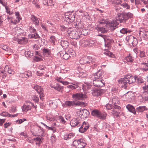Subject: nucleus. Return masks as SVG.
<instances>
[{
  "label": "nucleus",
  "instance_id": "9d476101",
  "mask_svg": "<svg viewBox=\"0 0 148 148\" xmlns=\"http://www.w3.org/2000/svg\"><path fill=\"white\" fill-rule=\"evenodd\" d=\"M127 80L125 77L124 78H120L118 81L119 86L122 88H126L128 84Z\"/></svg>",
  "mask_w": 148,
  "mask_h": 148
},
{
  "label": "nucleus",
  "instance_id": "423d86ee",
  "mask_svg": "<svg viewBox=\"0 0 148 148\" xmlns=\"http://www.w3.org/2000/svg\"><path fill=\"white\" fill-rule=\"evenodd\" d=\"M72 98L75 100H83L87 97V96L85 94L81 92L74 94L72 95Z\"/></svg>",
  "mask_w": 148,
  "mask_h": 148
},
{
  "label": "nucleus",
  "instance_id": "473e14b6",
  "mask_svg": "<svg viewBox=\"0 0 148 148\" xmlns=\"http://www.w3.org/2000/svg\"><path fill=\"white\" fill-rule=\"evenodd\" d=\"M146 109V107L145 106H139L136 108V111L138 112H142Z\"/></svg>",
  "mask_w": 148,
  "mask_h": 148
},
{
  "label": "nucleus",
  "instance_id": "412c9836",
  "mask_svg": "<svg viewBox=\"0 0 148 148\" xmlns=\"http://www.w3.org/2000/svg\"><path fill=\"white\" fill-rule=\"evenodd\" d=\"M5 72L11 74H13L14 71L8 65H6L4 68Z\"/></svg>",
  "mask_w": 148,
  "mask_h": 148
},
{
  "label": "nucleus",
  "instance_id": "e2e57ef3",
  "mask_svg": "<svg viewBox=\"0 0 148 148\" xmlns=\"http://www.w3.org/2000/svg\"><path fill=\"white\" fill-rule=\"evenodd\" d=\"M26 75L25 76L26 77H31L32 76V73L31 71H28L26 74Z\"/></svg>",
  "mask_w": 148,
  "mask_h": 148
},
{
  "label": "nucleus",
  "instance_id": "9b49d317",
  "mask_svg": "<svg viewBox=\"0 0 148 148\" xmlns=\"http://www.w3.org/2000/svg\"><path fill=\"white\" fill-rule=\"evenodd\" d=\"M93 81V83L94 86L97 87H102L104 86V84L102 80L97 79H92Z\"/></svg>",
  "mask_w": 148,
  "mask_h": 148
},
{
  "label": "nucleus",
  "instance_id": "a18cd8bd",
  "mask_svg": "<svg viewBox=\"0 0 148 148\" xmlns=\"http://www.w3.org/2000/svg\"><path fill=\"white\" fill-rule=\"evenodd\" d=\"M99 36L102 37L103 38L105 42H106L107 40H109V37L108 36L106 35L103 34H99Z\"/></svg>",
  "mask_w": 148,
  "mask_h": 148
},
{
  "label": "nucleus",
  "instance_id": "de8ad7c7",
  "mask_svg": "<svg viewBox=\"0 0 148 148\" xmlns=\"http://www.w3.org/2000/svg\"><path fill=\"white\" fill-rule=\"evenodd\" d=\"M111 113L112 114L114 115L115 116L117 117L119 116V114L120 113V112H117L115 110H113L112 111Z\"/></svg>",
  "mask_w": 148,
  "mask_h": 148
},
{
  "label": "nucleus",
  "instance_id": "a878e982",
  "mask_svg": "<svg viewBox=\"0 0 148 148\" xmlns=\"http://www.w3.org/2000/svg\"><path fill=\"white\" fill-rule=\"evenodd\" d=\"M60 45L64 49H66L69 46V43L67 41L62 40L61 41Z\"/></svg>",
  "mask_w": 148,
  "mask_h": 148
},
{
  "label": "nucleus",
  "instance_id": "0e129e2a",
  "mask_svg": "<svg viewBox=\"0 0 148 148\" xmlns=\"http://www.w3.org/2000/svg\"><path fill=\"white\" fill-rule=\"evenodd\" d=\"M142 98L143 99V101H142V102H144L145 101H148V96H143L142 97Z\"/></svg>",
  "mask_w": 148,
  "mask_h": 148
},
{
  "label": "nucleus",
  "instance_id": "37998d69",
  "mask_svg": "<svg viewBox=\"0 0 148 148\" xmlns=\"http://www.w3.org/2000/svg\"><path fill=\"white\" fill-rule=\"evenodd\" d=\"M49 40L52 43L54 44H55V42L56 41V38L54 36H51Z\"/></svg>",
  "mask_w": 148,
  "mask_h": 148
},
{
  "label": "nucleus",
  "instance_id": "c85d7f7f",
  "mask_svg": "<svg viewBox=\"0 0 148 148\" xmlns=\"http://www.w3.org/2000/svg\"><path fill=\"white\" fill-rule=\"evenodd\" d=\"M112 102L114 105L119 104V103L118 98L116 96L113 97L112 99Z\"/></svg>",
  "mask_w": 148,
  "mask_h": 148
},
{
  "label": "nucleus",
  "instance_id": "20e7f679",
  "mask_svg": "<svg viewBox=\"0 0 148 148\" xmlns=\"http://www.w3.org/2000/svg\"><path fill=\"white\" fill-rule=\"evenodd\" d=\"M75 19V14L73 12H68L65 14L64 20L65 21L72 22Z\"/></svg>",
  "mask_w": 148,
  "mask_h": 148
},
{
  "label": "nucleus",
  "instance_id": "0eeeda50",
  "mask_svg": "<svg viewBox=\"0 0 148 148\" xmlns=\"http://www.w3.org/2000/svg\"><path fill=\"white\" fill-rule=\"evenodd\" d=\"M34 88L38 92L40 95V99L43 100L44 96L43 93V89L41 87L38 85H35L34 86Z\"/></svg>",
  "mask_w": 148,
  "mask_h": 148
},
{
  "label": "nucleus",
  "instance_id": "864d4df0",
  "mask_svg": "<svg viewBox=\"0 0 148 148\" xmlns=\"http://www.w3.org/2000/svg\"><path fill=\"white\" fill-rule=\"evenodd\" d=\"M67 87L68 88H70L72 89H74L77 88L78 87V85H75L74 86L72 85H68Z\"/></svg>",
  "mask_w": 148,
  "mask_h": 148
},
{
  "label": "nucleus",
  "instance_id": "774afa93",
  "mask_svg": "<svg viewBox=\"0 0 148 148\" xmlns=\"http://www.w3.org/2000/svg\"><path fill=\"white\" fill-rule=\"evenodd\" d=\"M17 109H16V107H12L11 108L10 110L11 113H14L16 112L17 111Z\"/></svg>",
  "mask_w": 148,
  "mask_h": 148
},
{
  "label": "nucleus",
  "instance_id": "09e8293b",
  "mask_svg": "<svg viewBox=\"0 0 148 148\" xmlns=\"http://www.w3.org/2000/svg\"><path fill=\"white\" fill-rule=\"evenodd\" d=\"M25 54L27 57H30L33 56V53L29 51H26L25 52Z\"/></svg>",
  "mask_w": 148,
  "mask_h": 148
},
{
  "label": "nucleus",
  "instance_id": "f257e3e1",
  "mask_svg": "<svg viewBox=\"0 0 148 148\" xmlns=\"http://www.w3.org/2000/svg\"><path fill=\"white\" fill-rule=\"evenodd\" d=\"M116 18V19L120 23H126L128 19L133 17V14L130 12L119 14Z\"/></svg>",
  "mask_w": 148,
  "mask_h": 148
},
{
  "label": "nucleus",
  "instance_id": "f704fd0d",
  "mask_svg": "<svg viewBox=\"0 0 148 148\" xmlns=\"http://www.w3.org/2000/svg\"><path fill=\"white\" fill-rule=\"evenodd\" d=\"M100 114L99 119H101L103 120H104L106 119L107 115L106 113L105 112L101 113L100 112Z\"/></svg>",
  "mask_w": 148,
  "mask_h": 148
},
{
  "label": "nucleus",
  "instance_id": "5fc2aeb1",
  "mask_svg": "<svg viewBox=\"0 0 148 148\" xmlns=\"http://www.w3.org/2000/svg\"><path fill=\"white\" fill-rule=\"evenodd\" d=\"M79 75L82 77H84L86 76L87 74L85 72L79 71Z\"/></svg>",
  "mask_w": 148,
  "mask_h": 148
},
{
  "label": "nucleus",
  "instance_id": "bb28decb",
  "mask_svg": "<svg viewBox=\"0 0 148 148\" xmlns=\"http://www.w3.org/2000/svg\"><path fill=\"white\" fill-rule=\"evenodd\" d=\"M100 112L97 110H92L91 112V114L93 116H96L99 118Z\"/></svg>",
  "mask_w": 148,
  "mask_h": 148
},
{
  "label": "nucleus",
  "instance_id": "5701e85b",
  "mask_svg": "<svg viewBox=\"0 0 148 148\" xmlns=\"http://www.w3.org/2000/svg\"><path fill=\"white\" fill-rule=\"evenodd\" d=\"M50 86L51 88H53L55 90H56L59 91H60L63 89V87L58 84H57L56 86L53 85L52 84H51Z\"/></svg>",
  "mask_w": 148,
  "mask_h": 148
},
{
  "label": "nucleus",
  "instance_id": "6ab92c4d",
  "mask_svg": "<svg viewBox=\"0 0 148 148\" xmlns=\"http://www.w3.org/2000/svg\"><path fill=\"white\" fill-rule=\"evenodd\" d=\"M97 29L99 31L101 32V33H105L109 30L108 28L107 25H104L103 27H96Z\"/></svg>",
  "mask_w": 148,
  "mask_h": 148
},
{
  "label": "nucleus",
  "instance_id": "4d7b16f0",
  "mask_svg": "<svg viewBox=\"0 0 148 148\" xmlns=\"http://www.w3.org/2000/svg\"><path fill=\"white\" fill-rule=\"evenodd\" d=\"M27 120L25 119H18L16 121V122L18 124H21L24 121H26Z\"/></svg>",
  "mask_w": 148,
  "mask_h": 148
},
{
  "label": "nucleus",
  "instance_id": "f3484780",
  "mask_svg": "<svg viewBox=\"0 0 148 148\" xmlns=\"http://www.w3.org/2000/svg\"><path fill=\"white\" fill-rule=\"evenodd\" d=\"M70 124L72 127L79 126L80 125L79 120L77 118L73 119L71 121Z\"/></svg>",
  "mask_w": 148,
  "mask_h": 148
},
{
  "label": "nucleus",
  "instance_id": "6e6552de",
  "mask_svg": "<svg viewBox=\"0 0 148 148\" xmlns=\"http://www.w3.org/2000/svg\"><path fill=\"white\" fill-rule=\"evenodd\" d=\"M118 25V22L115 19V20L112 21L107 24H106V25H107L108 27H109L113 31L117 27V26Z\"/></svg>",
  "mask_w": 148,
  "mask_h": 148
},
{
  "label": "nucleus",
  "instance_id": "b1692460",
  "mask_svg": "<svg viewBox=\"0 0 148 148\" xmlns=\"http://www.w3.org/2000/svg\"><path fill=\"white\" fill-rule=\"evenodd\" d=\"M31 20L33 23L36 25H38L39 24V22L38 18L34 15L32 16Z\"/></svg>",
  "mask_w": 148,
  "mask_h": 148
},
{
  "label": "nucleus",
  "instance_id": "393cba45",
  "mask_svg": "<svg viewBox=\"0 0 148 148\" xmlns=\"http://www.w3.org/2000/svg\"><path fill=\"white\" fill-rule=\"evenodd\" d=\"M126 108L130 112H132L134 114L136 113L135 109L132 106L128 104L126 106Z\"/></svg>",
  "mask_w": 148,
  "mask_h": 148
},
{
  "label": "nucleus",
  "instance_id": "79ce46f5",
  "mask_svg": "<svg viewBox=\"0 0 148 148\" xmlns=\"http://www.w3.org/2000/svg\"><path fill=\"white\" fill-rule=\"evenodd\" d=\"M136 82L139 84L143 83L144 82V80L141 77H136Z\"/></svg>",
  "mask_w": 148,
  "mask_h": 148
},
{
  "label": "nucleus",
  "instance_id": "4c0bfd02",
  "mask_svg": "<svg viewBox=\"0 0 148 148\" xmlns=\"http://www.w3.org/2000/svg\"><path fill=\"white\" fill-rule=\"evenodd\" d=\"M43 53L45 55H49L51 53L50 50L49 49L44 48L42 50Z\"/></svg>",
  "mask_w": 148,
  "mask_h": 148
},
{
  "label": "nucleus",
  "instance_id": "c756f323",
  "mask_svg": "<svg viewBox=\"0 0 148 148\" xmlns=\"http://www.w3.org/2000/svg\"><path fill=\"white\" fill-rule=\"evenodd\" d=\"M132 32L131 30L128 28H123L120 30V32L122 34H127V33H130Z\"/></svg>",
  "mask_w": 148,
  "mask_h": 148
},
{
  "label": "nucleus",
  "instance_id": "3c124183",
  "mask_svg": "<svg viewBox=\"0 0 148 148\" xmlns=\"http://www.w3.org/2000/svg\"><path fill=\"white\" fill-rule=\"evenodd\" d=\"M104 54L106 55L111 57H113L114 56V54L110 51H107L104 53Z\"/></svg>",
  "mask_w": 148,
  "mask_h": 148
},
{
  "label": "nucleus",
  "instance_id": "72a5a7b5",
  "mask_svg": "<svg viewBox=\"0 0 148 148\" xmlns=\"http://www.w3.org/2000/svg\"><path fill=\"white\" fill-rule=\"evenodd\" d=\"M1 48L5 51L9 52H11L12 50L8 46L6 45H3L1 47Z\"/></svg>",
  "mask_w": 148,
  "mask_h": 148
},
{
  "label": "nucleus",
  "instance_id": "8fccbe9b",
  "mask_svg": "<svg viewBox=\"0 0 148 148\" xmlns=\"http://www.w3.org/2000/svg\"><path fill=\"white\" fill-rule=\"evenodd\" d=\"M7 17V16L5 14H3L0 16V20L2 21L3 22V21H5Z\"/></svg>",
  "mask_w": 148,
  "mask_h": 148
},
{
  "label": "nucleus",
  "instance_id": "2eb2a0df",
  "mask_svg": "<svg viewBox=\"0 0 148 148\" xmlns=\"http://www.w3.org/2000/svg\"><path fill=\"white\" fill-rule=\"evenodd\" d=\"M29 103V104H24L22 108V110L23 111H27L28 110H30L32 108V106H33L34 107L36 108L35 106L32 103H31L30 102H28Z\"/></svg>",
  "mask_w": 148,
  "mask_h": 148
},
{
  "label": "nucleus",
  "instance_id": "4be33fe9",
  "mask_svg": "<svg viewBox=\"0 0 148 148\" xmlns=\"http://www.w3.org/2000/svg\"><path fill=\"white\" fill-rule=\"evenodd\" d=\"M65 104L66 106L72 108L74 106H76V102L75 101H67L65 102Z\"/></svg>",
  "mask_w": 148,
  "mask_h": 148
},
{
  "label": "nucleus",
  "instance_id": "ddd939ff",
  "mask_svg": "<svg viewBox=\"0 0 148 148\" xmlns=\"http://www.w3.org/2000/svg\"><path fill=\"white\" fill-rule=\"evenodd\" d=\"M103 74L102 70H99L94 75H92L91 78L92 79H100L102 77Z\"/></svg>",
  "mask_w": 148,
  "mask_h": 148
},
{
  "label": "nucleus",
  "instance_id": "ea45409f",
  "mask_svg": "<svg viewBox=\"0 0 148 148\" xmlns=\"http://www.w3.org/2000/svg\"><path fill=\"white\" fill-rule=\"evenodd\" d=\"M125 60H126L127 62H132L134 60V59L130 55L127 56L125 58Z\"/></svg>",
  "mask_w": 148,
  "mask_h": 148
},
{
  "label": "nucleus",
  "instance_id": "13d9d810",
  "mask_svg": "<svg viewBox=\"0 0 148 148\" xmlns=\"http://www.w3.org/2000/svg\"><path fill=\"white\" fill-rule=\"evenodd\" d=\"M16 19H17H17L13 20V22L12 23L14 24H17L18 23H19L20 22V20L21 19V18L18 17V18Z\"/></svg>",
  "mask_w": 148,
  "mask_h": 148
},
{
  "label": "nucleus",
  "instance_id": "bf43d9fd",
  "mask_svg": "<svg viewBox=\"0 0 148 148\" xmlns=\"http://www.w3.org/2000/svg\"><path fill=\"white\" fill-rule=\"evenodd\" d=\"M42 139H43V138H40V137H37L35 138H34L33 140L39 142V143H40L42 142L41 140Z\"/></svg>",
  "mask_w": 148,
  "mask_h": 148
},
{
  "label": "nucleus",
  "instance_id": "39448f33",
  "mask_svg": "<svg viewBox=\"0 0 148 148\" xmlns=\"http://www.w3.org/2000/svg\"><path fill=\"white\" fill-rule=\"evenodd\" d=\"M73 28H69L67 31L68 34L69 36H71L72 38L76 39L79 38L80 36L79 34V32L73 30Z\"/></svg>",
  "mask_w": 148,
  "mask_h": 148
},
{
  "label": "nucleus",
  "instance_id": "c03bdc74",
  "mask_svg": "<svg viewBox=\"0 0 148 148\" xmlns=\"http://www.w3.org/2000/svg\"><path fill=\"white\" fill-rule=\"evenodd\" d=\"M31 37L34 39H37L39 38L40 36L36 32L32 34Z\"/></svg>",
  "mask_w": 148,
  "mask_h": 148
},
{
  "label": "nucleus",
  "instance_id": "a19ab883",
  "mask_svg": "<svg viewBox=\"0 0 148 148\" xmlns=\"http://www.w3.org/2000/svg\"><path fill=\"white\" fill-rule=\"evenodd\" d=\"M57 118L61 123L62 124H65V121L64 118L61 116H58Z\"/></svg>",
  "mask_w": 148,
  "mask_h": 148
},
{
  "label": "nucleus",
  "instance_id": "7c9ffc66",
  "mask_svg": "<svg viewBox=\"0 0 148 148\" xmlns=\"http://www.w3.org/2000/svg\"><path fill=\"white\" fill-rule=\"evenodd\" d=\"M60 54L61 56L65 60L68 59L70 57V56L66 52H65L64 53H60Z\"/></svg>",
  "mask_w": 148,
  "mask_h": 148
},
{
  "label": "nucleus",
  "instance_id": "f8f14e48",
  "mask_svg": "<svg viewBox=\"0 0 148 148\" xmlns=\"http://www.w3.org/2000/svg\"><path fill=\"white\" fill-rule=\"evenodd\" d=\"M92 59L90 56L84 57L80 60L79 62L82 64H90L92 63Z\"/></svg>",
  "mask_w": 148,
  "mask_h": 148
},
{
  "label": "nucleus",
  "instance_id": "4468645a",
  "mask_svg": "<svg viewBox=\"0 0 148 148\" xmlns=\"http://www.w3.org/2000/svg\"><path fill=\"white\" fill-rule=\"evenodd\" d=\"M75 138V134L73 133H70L66 134L64 136V139L66 140H72Z\"/></svg>",
  "mask_w": 148,
  "mask_h": 148
},
{
  "label": "nucleus",
  "instance_id": "6e6d98bb",
  "mask_svg": "<svg viewBox=\"0 0 148 148\" xmlns=\"http://www.w3.org/2000/svg\"><path fill=\"white\" fill-rule=\"evenodd\" d=\"M5 72V70L1 71V75L3 78H5L7 74Z\"/></svg>",
  "mask_w": 148,
  "mask_h": 148
},
{
  "label": "nucleus",
  "instance_id": "603ef678",
  "mask_svg": "<svg viewBox=\"0 0 148 148\" xmlns=\"http://www.w3.org/2000/svg\"><path fill=\"white\" fill-rule=\"evenodd\" d=\"M121 5L127 9H129L130 8V6L126 3H123L122 4H121Z\"/></svg>",
  "mask_w": 148,
  "mask_h": 148
},
{
  "label": "nucleus",
  "instance_id": "cd10ccee",
  "mask_svg": "<svg viewBox=\"0 0 148 148\" xmlns=\"http://www.w3.org/2000/svg\"><path fill=\"white\" fill-rule=\"evenodd\" d=\"M28 40L25 37H22L18 40V43L26 44Z\"/></svg>",
  "mask_w": 148,
  "mask_h": 148
},
{
  "label": "nucleus",
  "instance_id": "052dcab7",
  "mask_svg": "<svg viewBox=\"0 0 148 148\" xmlns=\"http://www.w3.org/2000/svg\"><path fill=\"white\" fill-rule=\"evenodd\" d=\"M29 30L31 32L34 33L36 32V30L33 27L30 26L29 27Z\"/></svg>",
  "mask_w": 148,
  "mask_h": 148
},
{
  "label": "nucleus",
  "instance_id": "69168bd1",
  "mask_svg": "<svg viewBox=\"0 0 148 148\" xmlns=\"http://www.w3.org/2000/svg\"><path fill=\"white\" fill-rule=\"evenodd\" d=\"M7 19L8 22H11L12 23H13V20L14 19L13 18L7 16Z\"/></svg>",
  "mask_w": 148,
  "mask_h": 148
},
{
  "label": "nucleus",
  "instance_id": "c9c22d12",
  "mask_svg": "<svg viewBox=\"0 0 148 148\" xmlns=\"http://www.w3.org/2000/svg\"><path fill=\"white\" fill-rule=\"evenodd\" d=\"M143 65V67L142 70L143 71H147L148 70V64L146 62L141 63Z\"/></svg>",
  "mask_w": 148,
  "mask_h": 148
},
{
  "label": "nucleus",
  "instance_id": "7ed1b4c3",
  "mask_svg": "<svg viewBox=\"0 0 148 148\" xmlns=\"http://www.w3.org/2000/svg\"><path fill=\"white\" fill-rule=\"evenodd\" d=\"M126 39L129 45L131 47H134L136 46L138 43L137 38L132 35L127 36Z\"/></svg>",
  "mask_w": 148,
  "mask_h": 148
},
{
  "label": "nucleus",
  "instance_id": "2f4dec72",
  "mask_svg": "<svg viewBox=\"0 0 148 148\" xmlns=\"http://www.w3.org/2000/svg\"><path fill=\"white\" fill-rule=\"evenodd\" d=\"M82 89L84 91L89 89L91 87V86L88 83H85L82 85Z\"/></svg>",
  "mask_w": 148,
  "mask_h": 148
},
{
  "label": "nucleus",
  "instance_id": "a211bd4d",
  "mask_svg": "<svg viewBox=\"0 0 148 148\" xmlns=\"http://www.w3.org/2000/svg\"><path fill=\"white\" fill-rule=\"evenodd\" d=\"M127 82L129 84H132L134 83L136 81V77L130 75H127L125 76Z\"/></svg>",
  "mask_w": 148,
  "mask_h": 148
},
{
  "label": "nucleus",
  "instance_id": "680f3d73",
  "mask_svg": "<svg viewBox=\"0 0 148 148\" xmlns=\"http://www.w3.org/2000/svg\"><path fill=\"white\" fill-rule=\"evenodd\" d=\"M146 56L145 52L143 51H140V57L141 58L145 57Z\"/></svg>",
  "mask_w": 148,
  "mask_h": 148
},
{
  "label": "nucleus",
  "instance_id": "338daca9",
  "mask_svg": "<svg viewBox=\"0 0 148 148\" xmlns=\"http://www.w3.org/2000/svg\"><path fill=\"white\" fill-rule=\"evenodd\" d=\"M106 109L108 110H110L112 108V106L111 104L108 103L106 106Z\"/></svg>",
  "mask_w": 148,
  "mask_h": 148
},
{
  "label": "nucleus",
  "instance_id": "dca6fc26",
  "mask_svg": "<svg viewBox=\"0 0 148 148\" xmlns=\"http://www.w3.org/2000/svg\"><path fill=\"white\" fill-rule=\"evenodd\" d=\"M89 127V126L88 123L84 122L83 123L82 125L79 129V131L82 133H84L86 131Z\"/></svg>",
  "mask_w": 148,
  "mask_h": 148
},
{
  "label": "nucleus",
  "instance_id": "1a4fd4ad",
  "mask_svg": "<svg viewBox=\"0 0 148 148\" xmlns=\"http://www.w3.org/2000/svg\"><path fill=\"white\" fill-rule=\"evenodd\" d=\"M79 116L82 119H84L88 117L89 112L86 109L80 110L78 112Z\"/></svg>",
  "mask_w": 148,
  "mask_h": 148
},
{
  "label": "nucleus",
  "instance_id": "49530a36",
  "mask_svg": "<svg viewBox=\"0 0 148 148\" xmlns=\"http://www.w3.org/2000/svg\"><path fill=\"white\" fill-rule=\"evenodd\" d=\"M87 45L92 47L95 44V42L93 40H90L87 42V43H85Z\"/></svg>",
  "mask_w": 148,
  "mask_h": 148
},
{
  "label": "nucleus",
  "instance_id": "e433bc0d",
  "mask_svg": "<svg viewBox=\"0 0 148 148\" xmlns=\"http://www.w3.org/2000/svg\"><path fill=\"white\" fill-rule=\"evenodd\" d=\"M34 132H36V134L34 133V132L32 133V134L34 136H37L40 135V132H38L39 130L36 127L34 128Z\"/></svg>",
  "mask_w": 148,
  "mask_h": 148
},
{
  "label": "nucleus",
  "instance_id": "58836bf2",
  "mask_svg": "<svg viewBox=\"0 0 148 148\" xmlns=\"http://www.w3.org/2000/svg\"><path fill=\"white\" fill-rule=\"evenodd\" d=\"M92 94L94 95H100V90L98 89L94 90L92 92Z\"/></svg>",
  "mask_w": 148,
  "mask_h": 148
},
{
  "label": "nucleus",
  "instance_id": "aec40b11",
  "mask_svg": "<svg viewBox=\"0 0 148 148\" xmlns=\"http://www.w3.org/2000/svg\"><path fill=\"white\" fill-rule=\"evenodd\" d=\"M139 34L140 36H142L145 39H147L148 38V31H139Z\"/></svg>",
  "mask_w": 148,
  "mask_h": 148
},
{
  "label": "nucleus",
  "instance_id": "f03ea898",
  "mask_svg": "<svg viewBox=\"0 0 148 148\" xmlns=\"http://www.w3.org/2000/svg\"><path fill=\"white\" fill-rule=\"evenodd\" d=\"M86 145L85 140L81 139L77 140H74L73 143V146L76 148H84Z\"/></svg>",
  "mask_w": 148,
  "mask_h": 148
}]
</instances>
